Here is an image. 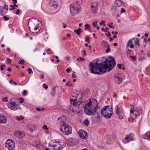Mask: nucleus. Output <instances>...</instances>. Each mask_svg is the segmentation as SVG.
Returning a JSON list of instances; mask_svg holds the SVG:
<instances>
[{"mask_svg": "<svg viewBox=\"0 0 150 150\" xmlns=\"http://www.w3.org/2000/svg\"><path fill=\"white\" fill-rule=\"evenodd\" d=\"M70 83L69 82H67L66 83V86H72V84H69Z\"/></svg>", "mask_w": 150, "mask_h": 150, "instance_id": "48", "label": "nucleus"}, {"mask_svg": "<svg viewBox=\"0 0 150 150\" xmlns=\"http://www.w3.org/2000/svg\"><path fill=\"white\" fill-rule=\"evenodd\" d=\"M93 27L94 28H95L97 25V21H96V22H94L93 23Z\"/></svg>", "mask_w": 150, "mask_h": 150, "instance_id": "38", "label": "nucleus"}, {"mask_svg": "<svg viewBox=\"0 0 150 150\" xmlns=\"http://www.w3.org/2000/svg\"><path fill=\"white\" fill-rule=\"evenodd\" d=\"M108 61L109 64L111 62L108 61L107 58L101 63H98L97 61L95 64L90 62L89 66L90 72L92 74L100 75L110 71L113 69V68L111 66L110 64L109 66L107 65Z\"/></svg>", "mask_w": 150, "mask_h": 150, "instance_id": "1", "label": "nucleus"}, {"mask_svg": "<svg viewBox=\"0 0 150 150\" xmlns=\"http://www.w3.org/2000/svg\"><path fill=\"white\" fill-rule=\"evenodd\" d=\"M98 3L97 2L93 3L91 6V8L92 12L94 13H96L98 9Z\"/></svg>", "mask_w": 150, "mask_h": 150, "instance_id": "11", "label": "nucleus"}, {"mask_svg": "<svg viewBox=\"0 0 150 150\" xmlns=\"http://www.w3.org/2000/svg\"><path fill=\"white\" fill-rule=\"evenodd\" d=\"M70 13L72 14V16H74L75 14L77 13L80 11L79 8L75 7L72 5H70Z\"/></svg>", "mask_w": 150, "mask_h": 150, "instance_id": "8", "label": "nucleus"}, {"mask_svg": "<svg viewBox=\"0 0 150 150\" xmlns=\"http://www.w3.org/2000/svg\"><path fill=\"white\" fill-rule=\"evenodd\" d=\"M114 80L116 83L119 84L122 82V78L120 77L115 76L114 78Z\"/></svg>", "mask_w": 150, "mask_h": 150, "instance_id": "17", "label": "nucleus"}, {"mask_svg": "<svg viewBox=\"0 0 150 150\" xmlns=\"http://www.w3.org/2000/svg\"><path fill=\"white\" fill-rule=\"evenodd\" d=\"M1 15L2 16H3V15H4L5 14V13H4L3 12V11L2 10V9L1 10Z\"/></svg>", "mask_w": 150, "mask_h": 150, "instance_id": "61", "label": "nucleus"}, {"mask_svg": "<svg viewBox=\"0 0 150 150\" xmlns=\"http://www.w3.org/2000/svg\"><path fill=\"white\" fill-rule=\"evenodd\" d=\"M132 51V50H129V49H128L127 51V56H128V55L131 53Z\"/></svg>", "mask_w": 150, "mask_h": 150, "instance_id": "35", "label": "nucleus"}, {"mask_svg": "<svg viewBox=\"0 0 150 150\" xmlns=\"http://www.w3.org/2000/svg\"><path fill=\"white\" fill-rule=\"evenodd\" d=\"M24 63H25V61L23 59L19 60V61L18 62L19 64H22V65Z\"/></svg>", "mask_w": 150, "mask_h": 150, "instance_id": "33", "label": "nucleus"}, {"mask_svg": "<svg viewBox=\"0 0 150 150\" xmlns=\"http://www.w3.org/2000/svg\"><path fill=\"white\" fill-rule=\"evenodd\" d=\"M20 13V11L19 9H17L16 11V14H17V15H19V13Z\"/></svg>", "mask_w": 150, "mask_h": 150, "instance_id": "52", "label": "nucleus"}, {"mask_svg": "<svg viewBox=\"0 0 150 150\" xmlns=\"http://www.w3.org/2000/svg\"><path fill=\"white\" fill-rule=\"evenodd\" d=\"M37 26L34 27V28H30V30L33 33H37L39 31V24L37 25Z\"/></svg>", "mask_w": 150, "mask_h": 150, "instance_id": "15", "label": "nucleus"}, {"mask_svg": "<svg viewBox=\"0 0 150 150\" xmlns=\"http://www.w3.org/2000/svg\"><path fill=\"white\" fill-rule=\"evenodd\" d=\"M79 104H80V103L79 102V101H77V102H76V104L75 105H79Z\"/></svg>", "mask_w": 150, "mask_h": 150, "instance_id": "63", "label": "nucleus"}, {"mask_svg": "<svg viewBox=\"0 0 150 150\" xmlns=\"http://www.w3.org/2000/svg\"><path fill=\"white\" fill-rule=\"evenodd\" d=\"M60 130L62 132L64 135H69L71 133L72 129L71 128L69 125H63L60 128Z\"/></svg>", "mask_w": 150, "mask_h": 150, "instance_id": "4", "label": "nucleus"}, {"mask_svg": "<svg viewBox=\"0 0 150 150\" xmlns=\"http://www.w3.org/2000/svg\"><path fill=\"white\" fill-rule=\"evenodd\" d=\"M85 29L86 30L88 29H89L90 28V25L86 23L85 25Z\"/></svg>", "mask_w": 150, "mask_h": 150, "instance_id": "34", "label": "nucleus"}, {"mask_svg": "<svg viewBox=\"0 0 150 150\" xmlns=\"http://www.w3.org/2000/svg\"><path fill=\"white\" fill-rule=\"evenodd\" d=\"M6 122V118L3 115H0V123H5Z\"/></svg>", "mask_w": 150, "mask_h": 150, "instance_id": "19", "label": "nucleus"}, {"mask_svg": "<svg viewBox=\"0 0 150 150\" xmlns=\"http://www.w3.org/2000/svg\"><path fill=\"white\" fill-rule=\"evenodd\" d=\"M107 47V49L106 50V52L107 53L109 52L110 51V46L109 44H108L106 46Z\"/></svg>", "mask_w": 150, "mask_h": 150, "instance_id": "28", "label": "nucleus"}, {"mask_svg": "<svg viewBox=\"0 0 150 150\" xmlns=\"http://www.w3.org/2000/svg\"><path fill=\"white\" fill-rule=\"evenodd\" d=\"M74 31L75 33H76L77 35H79L80 34V32L82 33V32L81 29L79 28L77 30H75Z\"/></svg>", "mask_w": 150, "mask_h": 150, "instance_id": "22", "label": "nucleus"}, {"mask_svg": "<svg viewBox=\"0 0 150 150\" xmlns=\"http://www.w3.org/2000/svg\"><path fill=\"white\" fill-rule=\"evenodd\" d=\"M105 23V21L104 20H102V21L100 23V25H102L103 24Z\"/></svg>", "mask_w": 150, "mask_h": 150, "instance_id": "56", "label": "nucleus"}, {"mask_svg": "<svg viewBox=\"0 0 150 150\" xmlns=\"http://www.w3.org/2000/svg\"><path fill=\"white\" fill-rule=\"evenodd\" d=\"M82 0H77L76 4L79 5V4L82 2Z\"/></svg>", "mask_w": 150, "mask_h": 150, "instance_id": "39", "label": "nucleus"}, {"mask_svg": "<svg viewBox=\"0 0 150 150\" xmlns=\"http://www.w3.org/2000/svg\"><path fill=\"white\" fill-rule=\"evenodd\" d=\"M77 100L76 99H71L70 100L71 102V104H72L76 106V101Z\"/></svg>", "mask_w": 150, "mask_h": 150, "instance_id": "24", "label": "nucleus"}, {"mask_svg": "<svg viewBox=\"0 0 150 150\" xmlns=\"http://www.w3.org/2000/svg\"><path fill=\"white\" fill-rule=\"evenodd\" d=\"M12 1L14 2L13 3L14 4H16L17 3V0H12Z\"/></svg>", "mask_w": 150, "mask_h": 150, "instance_id": "64", "label": "nucleus"}, {"mask_svg": "<svg viewBox=\"0 0 150 150\" xmlns=\"http://www.w3.org/2000/svg\"><path fill=\"white\" fill-rule=\"evenodd\" d=\"M70 13L72 14V16H74L75 14L77 13L80 11L79 8L75 7L72 5H70Z\"/></svg>", "mask_w": 150, "mask_h": 150, "instance_id": "9", "label": "nucleus"}, {"mask_svg": "<svg viewBox=\"0 0 150 150\" xmlns=\"http://www.w3.org/2000/svg\"><path fill=\"white\" fill-rule=\"evenodd\" d=\"M61 142H55V144H53L52 143H50L49 144L50 146H52L53 147L56 148H54L53 149L55 150H62L63 149V146L61 144Z\"/></svg>", "mask_w": 150, "mask_h": 150, "instance_id": "6", "label": "nucleus"}, {"mask_svg": "<svg viewBox=\"0 0 150 150\" xmlns=\"http://www.w3.org/2000/svg\"><path fill=\"white\" fill-rule=\"evenodd\" d=\"M142 138L150 140V131L147 132L145 134L142 136Z\"/></svg>", "mask_w": 150, "mask_h": 150, "instance_id": "16", "label": "nucleus"}, {"mask_svg": "<svg viewBox=\"0 0 150 150\" xmlns=\"http://www.w3.org/2000/svg\"><path fill=\"white\" fill-rule=\"evenodd\" d=\"M125 9L124 8H122L121 9V13H124V12H125Z\"/></svg>", "mask_w": 150, "mask_h": 150, "instance_id": "59", "label": "nucleus"}, {"mask_svg": "<svg viewBox=\"0 0 150 150\" xmlns=\"http://www.w3.org/2000/svg\"><path fill=\"white\" fill-rule=\"evenodd\" d=\"M3 101L4 102H7L8 100L7 99V97H5L4 98H2Z\"/></svg>", "mask_w": 150, "mask_h": 150, "instance_id": "44", "label": "nucleus"}, {"mask_svg": "<svg viewBox=\"0 0 150 150\" xmlns=\"http://www.w3.org/2000/svg\"><path fill=\"white\" fill-rule=\"evenodd\" d=\"M133 134H131L129 135H127L125 136V138L122 139L123 142L125 143H127L130 141L133 140Z\"/></svg>", "mask_w": 150, "mask_h": 150, "instance_id": "10", "label": "nucleus"}, {"mask_svg": "<svg viewBox=\"0 0 150 150\" xmlns=\"http://www.w3.org/2000/svg\"><path fill=\"white\" fill-rule=\"evenodd\" d=\"M42 128L44 129H46V130H48V129L47 128V125H44L43 126Z\"/></svg>", "mask_w": 150, "mask_h": 150, "instance_id": "46", "label": "nucleus"}, {"mask_svg": "<svg viewBox=\"0 0 150 150\" xmlns=\"http://www.w3.org/2000/svg\"><path fill=\"white\" fill-rule=\"evenodd\" d=\"M85 41L88 43L90 42V38L88 36H87L86 38Z\"/></svg>", "mask_w": 150, "mask_h": 150, "instance_id": "37", "label": "nucleus"}, {"mask_svg": "<svg viewBox=\"0 0 150 150\" xmlns=\"http://www.w3.org/2000/svg\"><path fill=\"white\" fill-rule=\"evenodd\" d=\"M43 88H45L46 90H47L48 88V86H46V84H43Z\"/></svg>", "mask_w": 150, "mask_h": 150, "instance_id": "55", "label": "nucleus"}, {"mask_svg": "<svg viewBox=\"0 0 150 150\" xmlns=\"http://www.w3.org/2000/svg\"><path fill=\"white\" fill-rule=\"evenodd\" d=\"M23 118H24V117L21 115L20 116V117H19L18 116H17V119L18 120H22L23 119Z\"/></svg>", "mask_w": 150, "mask_h": 150, "instance_id": "36", "label": "nucleus"}, {"mask_svg": "<svg viewBox=\"0 0 150 150\" xmlns=\"http://www.w3.org/2000/svg\"><path fill=\"white\" fill-rule=\"evenodd\" d=\"M4 8H5L6 9V10L7 11H8V7L5 4L4 6L2 8V9H4ZM7 12V11H6V13Z\"/></svg>", "mask_w": 150, "mask_h": 150, "instance_id": "40", "label": "nucleus"}, {"mask_svg": "<svg viewBox=\"0 0 150 150\" xmlns=\"http://www.w3.org/2000/svg\"><path fill=\"white\" fill-rule=\"evenodd\" d=\"M9 108L13 110H16L18 108L19 106L16 104L15 102H13L10 103L9 105Z\"/></svg>", "mask_w": 150, "mask_h": 150, "instance_id": "14", "label": "nucleus"}, {"mask_svg": "<svg viewBox=\"0 0 150 150\" xmlns=\"http://www.w3.org/2000/svg\"><path fill=\"white\" fill-rule=\"evenodd\" d=\"M139 40H138V38L136 39V40L134 42V44L135 45H137L138 46H139L140 45L139 43Z\"/></svg>", "mask_w": 150, "mask_h": 150, "instance_id": "31", "label": "nucleus"}, {"mask_svg": "<svg viewBox=\"0 0 150 150\" xmlns=\"http://www.w3.org/2000/svg\"><path fill=\"white\" fill-rule=\"evenodd\" d=\"M79 134L80 137L82 139H87V133L85 131L83 130H80L79 132Z\"/></svg>", "mask_w": 150, "mask_h": 150, "instance_id": "12", "label": "nucleus"}, {"mask_svg": "<svg viewBox=\"0 0 150 150\" xmlns=\"http://www.w3.org/2000/svg\"><path fill=\"white\" fill-rule=\"evenodd\" d=\"M28 73L29 74H30L31 73H33L32 69H29L28 70Z\"/></svg>", "mask_w": 150, "mask_h": 150, "instance_id": "53", "label": "nucleus"}, {"mask_svg": "<svg viewBox=\"0 0 150 150\" xmlns=\"http://www.w3.org/2000/svg\"><path fill=\"white\" fill-rule=\"evenodd\" d=\"M52 2L53 3V4H51V3H50L49 5L50 6H53L54 8H56L57 7V2L55 1H52Z\"/></svg>", "mask_w": 150, "mask_h": 150, "instance_id": "23", "label": "nucleus"}, {"mask_svg": "<svg viewBox=\"0 0 150 150\" xmlns=\"http://www.w3.org/2000/svg\"><path fill=\"white\" fill-rule=\"evenodd\" d=\"M4 19L5 21H7L9 20V18L6 17V16H4Z\"/></svg>", "mask_w": 150, "mask_h": 150, "instance_id": "47", "label": "nucleus"}, {"mask_svg": "<svg viewBox=\"0 0 150 150\" xmlns=\"http://www.w3.org/2000/svg\"><path fill=\"white\" fill-rule=\"evenodd\" d=\"M79 59L81 61H82L83 60H85L84 58H83L81 57H80Z\"/></svg>", "mask_w": 150, "mask_h": 150, "instance_id": "62", "label": "nucleus"}, {"mask_svg": "<svg viewBox=\"0 0 150 150\" xmlns=\"http://www.w3.org/2000/svg\"><path fill=\"white\" fill-rule=\"evenodd\" d=\"M10 6L11 7H12L11 8H9V10H10V11H11V10H13L14 9H15V8L14 7V6L13 5H10Z\"/></svg>", "mask_w": 150, "mask_h": 150, "instance_id": "42", "label": "nucleus"}, {"mask_svg": "<svg viewBox=\"0 0 150 150\" xmlns=\"http://www.w3.org/2000/svg\"><path fill=\"white\" fill-rule=\"evenodd\" d=\"M115 6L117 7H120L122 5V2L119 0H116L115 1Z\"/></svg>", "mask_w": 150, "mask_h": 150, "instance_id": "21", "label": "nucleus"}, {"mask_svg": "<svg viewBox=\"0 0 150 150\" xmlns=\"http://www.w3.org/2000/svg\"><path fill=\"white\" fill-rule=\"evenodd\" d=\"M101 43L103 45H104L105 46H107L108 44L107 42L104 40H103L101 42Z\"/></svg>", "mask_w": 150, "mask_h": 150, "instance_id": "32", "label": "nucleus"}, {"mask_svg": "<svg viewBox=\"0 0 150 150\" xmlns=\"http://www.w3.org/2000/svg\"><path fill=\"white\" fill-rule=\"evenodd\" d=\"M83 123L86 125V126H88L89 125V122L88 119H85L83 122Z\"/></svg>", "mask_w": 150, "mask_h": 150, "instance_id": "25", "label": "nucleus"}, {"mask_svg": "<svg viewBox=\"0 0 150 150\" xmlns=\"http://www.w3.org/2000/svg\"><path fill=\"white\" fill-rule=\"evenodd\" d=\"M129 44H132V39L129 40L128 42H127Z\"/></svg>", "mask_w": 150, "mask_h": 150, "instance_id": "58", "label": "nucleus"}, {"mask_svg": "<svg viewBox=\"0 0 150 150\" xmlns=\"http://www.w3.org/2000/svg\"><path fill=\"white\" fill-rule=\"evenodd\" d=\"M56 93L55 91H52V92L51 93V94L52 96H54Z\"/></svg>", "mask_w": 150, "mask_h": 150, "instance_id": "49", "label": "nucleus"}, {"mask_svg": "<svg viewBox=\"0 0 150 150\" xmlns=\"http://www.w3.org/2000/svg\"><path fill=\"white\" fill-rule=\"evenodd\" d=\"M27 93V91L26 90H24L23 91V95L24 96H25L26 95V93Z\"/></svg>", "mask_w": 150, "mask_h": 150, "instance_id": "54", "label": "nucleus"}, {"mask_svg": "<svg viewBox=\"0 0 150 150\" xmlns=\"http://www.w3.org/2000/svg\"><path fill=\"white\" fill-rule=\"evenodd\" d=\"M108 58L109 59H111L109 60L108 59V61H110L111 62L109 64L108 63V61L107 63V65L109 66L110 64L111 65V66L113 68V69L114 68V66L116 65L115 61V59L114 57H112V56H109L108 57Z\"/></svg>", "mask_w": 150, "mask_h": 150, "instance_id": "13", "label": "nucleus"}, {"mask_svg": "<svg viewBox=\"0 0 150 150\" xmlns=\"http://www.w3.org/2000/svg\"><path fill=\"white\" fill-rule=\"evenodd\" d=\"M6 62V64H11L12 63L11 60L8 58H7Z\"/></svg>", "mask_w": 150, "mask_h": 150, "instance_id": "27", "label": "nucleus"}, {"mask_svg": "<svg viewBox=\"0 0 150 150\" xmlns=\"http://www.w3.org/2000/svg\"><path fill=\"white\" fill-rule=\"evenodd\" d=\"M129 58H132L133 61L135 60L137 58L135 56H131L129 57Z\"/></svg>", "mask_w": 150, "mask_h": 150, "instance_id": "43", "label": "nucleus"}, {"mask_svg": "<svg viewBox=\"0 0 150 150\" xmlns=\"http://www.w3.org/2000/svg\"><path fill=\"white\" fill-rule=\"evenodd\" d=\"M6 65L5 64L2 65L0 67V69L1 71H3L4 69H5Z\"/></svg>", "mask_w": 150, "mask_h": 150, "instance_id": "30", "label": "nucleus"}, {"mask_svg": "<svg viewBox=\"0 0 150 150\" xmlns=\"http://www.w3.org/2000/svg\"><path fill=\"white\" fill-rule=\"evenodd\" d=\"M87 103L85 105L84 107V111L86 114L89 115H94V114L97 112L98 110V103L97 100L94 99L93 100V103L95 104L96 106L94 107L93 110H92L91 107L93 106L92 104V101L89 100L88 101H87Z\"/></svg>", "mask_w": 150, "mask_h": 150, "instance_id": "2", "label": "nucleus"}, {"mask_svg": "<svg viewBox=\"0 0 150 150\" xmlns=\"http://www.w3.org/2000/svg\"><path fill=\"white\" fill-rule=\"evenodd\" d=\"M122 64H117V67L119 68L120 69H122Z\"/></svg>", "mask_w": 150, "mask_h": 150, "instance_id": "50", "label": "nucleus"}, {"mask_svg": "<svg viewBox=\"0 0 150 150\" xmlns=\"http://www.w3.org/2000/svg\"><path fill=\"white\" fill-rule=\"evenodd\" d=\"M130 106H132L131 108L130 111V114H132L134 113V106L133 105H130Z\"/></svg>", "mask_w": 150, "mask_h": 150, "instance_id": "26", "label": "nucleus"}, {"mask_svg": "<svg viewBox=\"0 0 150 150\" xmlns=\"http://www.w3.org/2000/svg\"><path fill=\"white\" fill-rule=\"evenodd\" d=\"M26 128L27 130H29L30 132H32L34 130V127L32 125H27L26 126Z\"/></svg>", "mask_w": 150, "mask_h": 150, "instance_id": "20", "label": "nucleus"}, {"mask_svg": "<svg viewBox=\"0 0 150 150\" xmlns=\"http://www.w3.org/2000/svg\"><path fill=\"white\" fill-rule=\"evenodd\" d=\"M39 20L35 18H31L28 22V26L29 29L30 28H34L37 24H39L38 23Z\"/></svg>", "mask_w": 150, "mask_h": 150, "instance_id": "5", "label": "nucleus"}, {"mask_svg": "<svg viewBox=\"0 0 150 150\" xmlns=\"http://www.w3.org/2000/svg\"><path fill=\"white\" fill-rule=\"evenodd\" d=\"M66 71L67 72H69L71 71V68H68L67 69Z\"/></svg>", "mask_w": 150, "mask_h": 150, "instance_id": "57", "label": "nucleus"}, {"mask_svg": "<svg viewBox=\"0 0 150 150\" xmlns=\"http://www.w3.org/2000/svg\"><path fill=\"white\" fill-rule=\"evenodd\" d=\"M15 143L12 140L8 139L6 142V146L9 150L14 149Z\"/></svg>", "mask_w": 150, "mask_h": 150, "instance_id": "7", "label": "nucleus"}, {"mask_svg": "<svg viewBox=\"0 0 150 150\" xmlns=\"http://www.w3.org/2000/svg\"><path fill=\"white\" fill-rule=\"evenodd\" d=\"M120 109V107H119V105H118L117 107V108L116 109V113L118 115H119V110Z\"/></svg>", "mask_w": 150, "mask_h": 150, "instance_id": "29", "label": "nucleus"}, {"mask_svg": "<svg viewBox=\"0 0 150 150\" xmlns=\"http://www.w3.org/2000/svg\"><path fill=\"white\" fill-rule=\"evenodd\" d=\"M71 75H72V76L73 78H76V76H75V75L74 74V73L72 74H71Z\"/></svg>", "mask_w": 150, "mask_h": 150, "instance_id": "60", "label": "nucleus"}, {"mask_svg": "<svg viewBox=\"0 0 150 150\" xmlns=\"http://www.w3.org/2000/svg\"><path fill=\"white\" fill-rule=\"evenodd\" d=\"M109 29V28H105V29L103 28L102 29H101V30L103 31H104V32H107V31H108L107 30H108Z\"/></svg>", "mask_w": 150, "mask_h": 150, "instance_id": "41", "label": "nucleus"}, {"mask_svg": "<svg viewBox=\"0 0 150 150\" xmlns=\"http://www.w3.org/2000/svg\"><path fill=\"white\" fill-rule=\"evenodd\" d=\"M20 103H23L24 102V98H20Z\"/></svg>", "mask_w": 150, "mask_h": 150, "instance_id": "51", "label": "nucleus"}, {"mask_svg": "<svg viewBox=\"0 0 150 150\" xmlns=\"http://www.w3.org/2000/svg\"><path fill=\"white\" fill-rule=\"evenodd\" d=\"M112 108H109L108 106H105L101 110V113L102 116L106 118H109L112 115Z\"/></svg>", "mask_w": 150, "mask_h": 150, "instance_id": "3", "label": "nucleus"}, {"mask_svg": "<svg viewBox=\"0 0 150 150\" xmlns=\"http://www.w3.org/2000/svg\"><path fill=\"white\" fill-rule=\"evenodd\" d=\"M107 32L108 33V34L107 33H106L105 34V35L108 37H110L111 36L110 32L109 31H107Z\"/></svg>", "mask_w": 150, "mask_h": 150, "instance_id": "45", "label": "nucleus"}, {"mask_svg": "<svg viewBox=\"0 0 150 150\" xmlns=\"http://www.w3.org/2000/svg\"><path fill=\"white\" fill-rule=\"evenodd\" d=\"M23 132H22L18 131L14 134V135L18 138H21L22 137V134Z\"/></svg>", "mask_w": 150, "mask_h": 150, "instance_id": "18", "label": "nucleus"}]
</instances>
